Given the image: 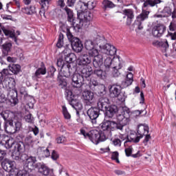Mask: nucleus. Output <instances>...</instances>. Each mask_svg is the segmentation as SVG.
<instances>
[{
	"label": "nucleus",
	"instance_id": "nucleus-1",
	"mask_svg": "<svg viewBox=\"0 0 176 176\" xmlns=\"http://www.w3.org/2000/svg\"><path fill=\"white\" fill-rule=\"evenodd\" d=\"M63 10H65L67 14V21L71 23L72 25L77 30H80L82 27H83L84 23H89V21L93 20V14L90 12L79 13V11H78V20H75V18L74 17V10L68 8V6H65L63 8Z\"/></svg>",
	"mask_w": 176,
	"mask_h": 176
},
{
	"label": "nucleus",
	"instance_id": "nucleus-2",
	"mask_svg": "<svg viewBox=\"0 0 176 176\" xmlns=\"http://www.w3.org/2000/svg\"><path fill=\"white\" fill-rule=\"evenodd\" d=\"M149 133V126L146 124L139 125L138 127V136L134 138L127 136L126 140L124 143V146H129L131 142H135V144L140 142V140L145 135L144 140H143V144L144 145H148L149 140H151V135L148 134Z\"/></svg>",
	"mask_w": 176,
	"mask_h": 176
},
{
	"label": "nucleus",
	"instance_id": "nucleus-3",
	"mask_svg": "<svg viewBox=\"0 0 176 176\" xmlns=\"http://www.w3.org/2000/svg\"><path fill=\"white\" fill-rule=\"evenodd\" d=\"M80 134H82L85 138L90 140L95 145H98L100 142H104V141L107 140V138H105L102 131L91 130L89 133H87L86 130L80 129Z\"/></svg>",
	"mask_w": 176,
	"mask_h": 176
},
{
	"label": "nucleus",
	"instance_id": "nucleus-4",
	"mask_svg": "<svg viewBox=\"0 0 176 176\" xmlns=\"http://www.w3.org/2000/svg\"><path fill=\"white\" fill-rule=\"evenodd\" d=\"M25 162L23 166V170L18 171V175L30 176V173L35 168L36 164V157L30 156L25 158Z\"/></svg>",
	"mask_w": 176,
	"mask_h": 176
},
{
	"label": "nucleus",
	"instance_id": "nucleus-5",
	"mask_svg": "<svg viewBox=\"0 0 176 176\" xmlns=\"http://www.w3.org/2000/svg\"><path fill=\"white\" fill-rule=\"evenodd\" d=\"M5 83L6 84V87H9L11 90L9 91L8 96V98H10V101L11 104L13 105H17L19 104V99L17 98V89H14V87L16 86V82L14 80H6Z\"/></svg>",
	"mask_w": 176,
	"mask_h": 176
},
{
	"label": "nucleus",
	"instance_id": "nucleus-6",
	"mask_svg": "<svg viewBox=\"0 0 176 176\" xmlns=\"http://www.w3.org/2000/svg\"><path fill=\"white\" fill-rule=\"evenodd\" d=\"M151 8L152 7H149L148 9H147L146 8L142 7V13L136 17V20L134 22V25L138 30H142L144 28V26L142 25V21L147 20L148 18L149 13H151Z\"/></svg>",
	"mask_w": 176,
	"mask_h": 176
},
{
	"label": "nucleus",
	"instance_id": "nucleus-7",
	"mask_svg": "<svg viewBox=\"0 0 176 176\" xmlns=\"http://www.w3.org/2000/svg\"><path fill=\"white\" fill-rule=\"evenodd\" d=\"M65 93L66 98L72 108L74 109H83V105L79 102V100L76 99V96L72 94V91L66 89Z\"/></svg>",
	"mask_w": 176,
	"mask_h": 176
},
{
	"label": "nucleus",
	"instance_id": "nucleus-8",
	"mask_svg": "<svg viewBox=\"0 0 176 176\" xmlns=\"http://www.w3.org/2000/svg\"><path fill=\"white\" fill-rule=\"evenodd\" d=\"M102 134H104L106 140L112 135L113 131V121L104 120L100 124Z\"/></svg>",
	"mask_w": 176,
	"mask_h": 176
},
{
	"label": "nucleus",
	"instance_id": "nucleus-9",
	"mask_svg": "<svg viewBox=\"0 0 176 176\" xmlns=\"http://www.w3.org/2000/svg\"><path fill=\"white\" fill-rule=\"evenodd\" d=\"M129 116L126 115L125 118L124 116L122 114H118L117 116V122H115L113 121V131L114 130H120L121 131H123V127L124 126L129 124Z\"/></svg>",
	"mask_w": 176,
	"mask_h": 176
},
{
	"label": "nucleus",
	"instance_id": "nucleus-10",
	"mask_svg": "<svg viewBox=\"0 0 176 176\" xmlns=\"http://www.w3.org/2000/svg\"><path fill=\"white\" fill-rule=\"evenodd\" d=\"M0 115L4 120L3 126L5 131H6V133H13L14 122L13 120L9 118V113L6 112H1Z\"/></svg>",
	"mask_w": 176,
	"mask_h": 176
},
{
	"label": "nucleus",
	"instance_id": "nucleus-11",
	"mask_svg": "<svg viewBox=\"0 0 176 176\" xmlns=\"http://www.w3.org/2000/svg\"><path fill=\"white\" fill-rule=\"evenodd\" d=\"M72 86L76 89H80L83 85H87V81L80 74H75L72 78Z\"/></svg>",
	"mask_w": 176,
	"mask_h": 176
},
{
	"label": "nucleus",
	"instance_id": "nucleus-12",
	"mask_svg": "<svg viewBox=\"0 0 176 176\" xmlns=\"http://www.w3.org/2000/svg\"><path fill=\"white\" fill-rule=\"evenodd\" d=\"M144 111L141 110H135L133 111H131L130 109L127 107H122V115L124 116V118H127L128 116V122L130 123V118L132 119H134L135 118H138V116H140L141 113H142Z\"/></svg>",
	"mask_w": 176,
	"mask_h": 176
},
{
	"label": "nucleus",
	"instance_id": "nucleus-13",
	"mask_svg": "<svg viewBox=\"0 0 176 176\" xmlns=\"http://www.w3.org/2000/svg\"><path fill=\"white\" fill-rule=\"evenodd\" d=\"M100 111H101L100 109L97 107H91L87 110V115H88L89 119H91L93 124L97 123V119L98 116H100Z\"/></svg>",
	"mask_w": 176,
	"mask_h": 176
},
{
	"label": "nucleus",
	"instance_id": "nucleus-14",
	"mask_svg": "<svg viewBox=\"0 0 176 176\" xmlns=\"http://www.w3.org/2000/svg\"><path fill=\"white\" fill-rule=\"evenodd\" d=\"M91 63V57L86 52H82L77 59V64L80 67H87Z\"/></svg>",
	"mask_w": 176,
	"mask_h": 176
},
{
	"label": "nucleus",
	"instance_id": "nucleus-15",
	"mask_svg": "<svg viewBox=\"0 0 176 176\" xmlns=\"http://www.w3.org/2000/svg\"><path fill=\"white\" fill-rule=\"evenodd\" d=\"M101 52V54H104L105 56H115L116 54V47L109 43H107L102 46Z\"/></svg>",
	"mask_w": 176,
	"mask_h": 176
},
{
	"label": "nucleus",
	"instance_id": "nucleus-16",
	"mask_svg": "<svg viewBox=\"0 0 176 176\" xmlns=\"http://www.w3.org/2000/svg\"><path fill=\"white\" fill-rule=\"evenodd\" d=\"M153 46L155 47H159L162 53H166L168 49L170 47V45H168V41L167 39L156 41L153 43Z\"/></svg>",
	"mask_w": 176,
	"mask_h": 176
},
{
	"label": "nucleus",
	"instance_id": "nucleus-17",
	"mask_svg": "<svg viewBox=\"0 0 176 176\" xmlns=\"http://www.w3.org/2000/svg\"><path fill=\"white\" fill-rule=\"evenodd\" d=\"M63 57L65 58V61L67 63L66 64H71V63H74V60L76 58L75 54L71 52V49L65 48L63 52Z\"/></svg>",
	"mask_w": 176,
	"mask_h": 176
},
{
	"label": "nucleus",
	"instance_id": "nucleus-18",
	"mask_svg": "<svg viewBox=\"0 0 176 176\" xmlns=\"http://www.w3.org/2000/svg\"><path fill=\"white\" fill-rule=\"evenodd\" d=\"M82 99L86 105H91L93 104V100L94 99V93L89 90H85L82 92Z\"/></svg>",
	"mask_w": 176,
	"mask_h": 176
},
{
	"label": "nucleus",
	"instance_id": "nucleus-19",
	"mask_svg": "<svg viewBox=\"0 0 176 176\" xmlns=\"http://www.w3.org/2000/svg\"><path fill=\"white\" fill-rule=\"evenodd\" d=\"M0 144L4 145L6 149H10L12 144H13V140L10 139L8 135L0 134Z\"/></svg>",
	"mask_w": 176,
	"mask_h": 176
},
{
	"label": "nucleus",
	"instance_id": "nucleus-20",
	"mask_svg": "<svg viewBox=\"0 0 176 176\" xmlns=\"http://www.w3.org/2000/svg\"><path fill=\"white\" fill-rule=\"evenodd\" d=\"M71 46L76 53H80V52L83 50V43H82V41L78 38H74V40L71 42Z\"/></svg>",
	"mask_w": 176,
	"mask_h": 176
},
{
	"label": "nucleus",
	"instance_id": "nucleus-21",
	"mask_svg": "<svg viewBox=\"0 0 176 176\" xmlns=\"http://www.w3.org/2000/svg\"><path fill=\"white\" fill-rule=\"evenodd\" d=\"M166 32V26L164 25H158L153 28L152 34L155 38H160Z\"/></svg>",
	"mask_w": 176,
	"mask_h": 176
},
{
	"label": "nucleus",
	"instance_id": "nucleus-22",
	"mask_svg": "<svg viewBox=\"0 0 176 176\" xmlns=\"http://www.w3.org/2000/svg\"><path fill=\"white\" fill-rule=\"evenodd\" d=\"M35 168H38V172H40L41 174H43V175L47 176L49 174H50V168H49L46 164L42 162L36 163L35 165Z\"/></svg>",
	"mask_w": 176,
	"mask_h": 176
},
{
	"label": "nucleus",
	"instance_id": "nucleus-23",
	"mask_svg": "<svg viewBox=\"0 0 176 176\" xmlns=\"http://www.w3.org/2000/svg\"><path fill=\"white\" fill-rule=\"evenodd\" d=\"M122 91V87L118 85H113L109 87V96L111 98H116Z\"/></svg>",
	"mask_w": 176,
	"mask_h": 176
},
{
	"label": "nucleus",
	"instance_id": "nucleus-24",
	"mask_svg": "<svg viewBox=\"0 0 176 176\" xmlns=\"http://www.w3.org/2000/svg\"><path fill=\"white\" fill-rule=\"evenodd\" d=\"M45 74L46 67H45V65H43L41 66V67H39L38 69H36L35 73L32 75V79L36 82H38L41 78V75H45Z\"/></svg>",
	"mask_w": 176,
	"mask_h": 176
},
{
	"label": "nucleus",
	"instance_id": "nucleus-25",
	"mask_svg": "<svg viewBox=\"0 0 176 176\" xmlns=\"http://www.w3.org/2000/svg\"><path fill=\"white\" fill-rule=\"evenodd\" d=\"M97 105L100 111H103L109 106V99L107 97H101L99 98Z\"/></svg>",
	"mask_w": 176,
	"mask_h": 176
},
{
	"label": "nucleus",
	"instance_id": "nucleus-26",
	"mask_svg": "<svg viewBox=\"0 0 176 176\" xmlns=\"http://www.w3.org/2000/svg\"><path fill=\"white\" fill-rule=\"evenodd\" d=\"M2 31L6 36L12 38V39H14V41L17 43V37H16V33L12 30L6 29L5 28H2V24L0 23V34H2Z\"/></svg>",
	"mask_w": 176,
	"mask_h": 176
},
{
	"label": "nucleus",
	"instance_id": "nucleus-27",
	"mask_svg": "<svg viewBox=\"0 0 176 176\" xmlns=\"http://www.w3.org/2000/svg\"><path fill=\"white\" fill-rule=\"evenodd\" d=\"M105 109V115L107 118H113V116L118 112V106L115 104L107 107Z\"/></svg>",
	"mask_w": 176,
	"mask_h": 176
},
{
	"label": "nucleus",
	"instance_id": "nucleus-28",
	"mask_svg": "<svg viewBox=\"0 0 176 176\" xmlns=\"http://www.w3.org/2000/svg\"><path fill=\"white\" fill-rule=\"evenodd\" d=\"M107 56L105 54H100L98 56H95L93 59V65L95 68H100L102 65V61Z\"/></svg>",
	"mask_w": 176,
	"mask_h": 176
},
{
	"label": "nucleus",
	"instance_id": "nucleus-29",
	"mask_svg": "<svg viewBox=\"0 0 176 176\" xmlns=\"http://www.w3.org/2000/svg\"><path fill=\"white\" fill-rule=\"evenodd\" d=\"M162 2V0H146L143 3L142 8H146V9H149V8H155V6L157 8V5Z\"/></svg>",
	"mask_w": 176,
	"mask_h": 176
},
{
	"label": "nucleus",
	"instance_id": "nucleus-30",
	"mask_svg": "<svg viewBox=\"0 0 176 176\" xmlns=\"http://www.w3.org/2000/svg\"><path fill=\"white\" fill-rule=\"evenodd\" d=\"M80 72L81 75L87 80L89 83V78H90L93 74V69L91 67L85 66L81 69Z\"/></svg>",
	"mask_w": 176,
	"mask_h": 176
},
{
	"label": "nucleus",
	"instance_id": "nucleus-31",
	"mask_svg": "<svg viewBox=\"0 0 176 176\" xmlns=\"http://www.w3.org/2000/svg\"><path fill=\"white\" fill-rule=\"evenodd\" d=\"M122 67H123L122 62L118 58V61L116 62L114 67L112 68V75L114 78H118V76L120 75L119 69H122Z\"/></svg>",
	"mask_w": 176,
	"mask_h": 176
},
{
	"label": "nucleus",
	"instance_id": "nucleus-32",
	"mask_svg": "<svg viewBox=\"0 0 176 176\" xmlns=\"http://www.w3.org/2000/svg\"><path fill=\"white\" fill-rule=\"evenodd\" d=\"M12 148H14V151H16L18 152H21L23 153L24 152V149L25 148V145L24 142H14L12 141Z\"/></svg>",
	"mask_w": 176,
	"mask_h": 176
},
{
	"label": "nucleus",
	"instance_id": "nucleus-33",
	"mask_svg": "<svg viewBox=\"0 0 176 176\" xmlns=\"http://www.w3.org/2000/svg\"><path fill=\"white\" fill-rule=\"evenodd\" d=\"M1 166L5 171H7V173H10L14 168V162L8 161L7 162H2Z\"/></svg>",
	"mask_w": 176,
	"mask_h": 176
},
{
	"label": "nucleus",
	"instance_id": "nucleus-34",
	"mask_svg": "<svg viewBox=\"0 0 176 176\" xmlns=\"http://www.w3.org/2000/svg\"><path fill=\"white\" fill-rule=\"evenodd\" d=\"M21 153L20 151L12 150L11 156L14 160H24V158L27 157L28 155L26 154L21 155Z\"/></svg>",
	"mask_w": 176,
	"mask_h": 176
},
{
	"label": "nucleus",
	"instance_id": "nucleus-35",
	"mask_svg": "<svg viewBox=\"0 0 176 176\" xmlns=\"http://www.w3.org/2000/svg\"><path fill=\"white\" fill-rule=\"evenodd\" d=\"M103 60H104V71L105 72H109V71H111V66L112 65V58H111L108 55H106L105 58H103Z\"/></svg>",
	"mask_w": 176,
	"mask_h": 176
},
{
	"label": "nucleus",
	"instance_id": "nucleus-36",
	"mask_svg": "<svg viewBox=\"0 0 176 176\" xmlns=\"http://www.w3.org/2000/svg\"><path fill=\"white\" fill-rule=\"evenodd\" d=\"M3 56H8L12 49V43L7 42L1 46Z\"/></svg>",
	"mask_w": 176,
	"mask_h": 176
},
{
	"label": "nucleus",
	"instance_id": "nucleus-37",
	"mask_svg": "<svg viewBox=\"0 0 176 176\" xmlns=\"http://www.w3.org/2000/svg\"><path fill=\"white\" fill-rule=\"evenodd\" d=\"M8 68L9 71L14 75H17L21 71V67L19 65L10 64Z\"/></svg>",
	"mask_w": 176,
	"mask_h": 176
},
{
	"label": "nucleus",
	"instance_id": "nucleus-38",
	"mask_svg": "<svg viewBox=\"0 0 176 176\" xmlns=\"http://www.w3.org/2000/svg\"><path fill=\"white\" fill-rule=\"evenodd\" d=\"M69 68H71V65L69 64H66V65L63 66V67L60 69V72H62L65 78L71 76V72L69 71Z\"/></svg>",
	"mask_w": 176,
	"mask_h": 176
},
{
	"label": "nucleus",
	"instance_id": "nucleus-39",
	"mask_svg": "<svg viewBox=\"0 0 176 176\" xmlns=\"http://www.w3.org/2000/svg\"><path fill=\"white\" fill-rule=\"evenodd\" d=\"M94 74L98 76L99 79H105L107 78V72L102 71L101 69H96L94 70Z\"/></svg>",
	"mask_w": 176,
	"mask_h": 176
},
{
	"label": "nucleus",
	"instance_id": "nucleus-40",
	"mask_svg": "<svg viewBox=\"0 0 176 176\" xmlns=\"http://www.w3.org/2000/svg\"><path fill=\"white\" fill-rule=\"evenodd\" d=\"M38 153L41 155L43 157H49L50 156V151L45 147H39L38 148Z\"/></svg>",
	"mask_w": 176,
	"mask_h": 176
},
{
	"label": "nucleus",
	"instance_id": "nucleus-41",
	"mask_svg": "<svg viewBox=\"0 0 176 176\" xmlns=\"http://www.w3.org/2000/svg\"><path fill=\"white\" fill-rule=\"evenodd\" d=\"M77 8L79 9V12H78V13H86L87 12H85V10H87L89 7L87 3L79 1L77 4Z\"/></svg>",
	"mask_w": 176,
	"mask_h": 176
},
{
	"label": "nucleus",
	"instance_id": "nucleus-42",
	"mask_svg": "<svg viewBox=\"0 0 176 176\" xmlns=\"http://www.w3.org/2000/svg\"><path fill=\"white\" fill-rule=\"evenodd\" d=\"M22 11L23 13H25V14H35L36 13V10L35 8V6H31L30 8L25 7L24 8H22Z\"/></svg>",
	"mask_w": 176,
	"mask_h": 176
},
{
	"label": "nucleus",
	"instance_id": "nucleus-43",
	"mask_svg": "<svg viewBox=\"0 0 176 176\" xmlns=\"http://www.w3.org/2000/svg\"><path fill=\"white\" fill-rule=\"evenodd\" d=\"M58 86L60 89L67 90V80L63 76L58 77Z\"/></svg>",
	"mask_w": 176,
	"mask_h": 176
},
{
	"label": "nucleus",
	"instance_id": "nucleus-44",
	"mask_svg": "<svg viewBox=\"0 0 176 176\" xmlns=\"http://www.w3.org/2000/svg\"><path fill=\"white\" fill-rule=\"evenodd\" d=\"M63 46H64V34L60 32L58 36L56 47H58V49H61Z\"/></svg>",
	"mask_w": 176,
	"mask_h": 176
},
{
	"label": "nucleus",
	"instance_id": "nucleus-45",
	"mask_svg": "<svg viewBox=\"0 0 176 176\" xmlns=\"http://www.w3.org/2000/svg\"><path fill=\"white\" fill-rule=\"evenodd\" d=\"M21 126L23 124L19 120L14 121V128L12 129V133H17V131H20V129H21Z\"/></svg>",
	"mask_w": 176,
	"mask_h": 176
},
{
	"label": "nucleus",
	"instance_id": "nucleus-46",
	"mask_svg": "<svg viewBox=\"0 0 176 176\" xmlns=\"http://www.w3.org/2000/svg\"><path fill=\"white\" fill-rule=\"evenodd\" d=\"M124 14L127 17V19H134V11L131 9H125L123 10Z\"/></svg>",
	"mask_w": 176,
	"mask_h": 176
},
{
	"label": "nucleus",
	"instance_id": "nucleus-47",
	"mask_svg": "<svg viewBox=\"0 0 176 176\" xmlns=\"http://www.w3.org/2000/svg\"><path fill=\"white\" fill-rule=\"evenodd\" d=\"M116 98L118 101H120V102H124V101H126V98H127V95H126V92H122L121 91Z\"/></svg>",
	"mask_w": 176,
	"mask_h": 176
},
{
	"label": "nucleus",
	"instance_id": "nucleus-48",
	"mask_svg": "<svg viewBox=\"0 0 176 176\" xmlns=\"http://www.w3.org/2000/svg\"><path fill=\"white\" fill-rule=\"evenodd\" d=\"M85 47L87 50H91L94 49V43L91 40H87L85 41Z\"/></svg>",
	"mask_w": 176,
	"mask_h": 176
},
{
	"label": "nucleus",
	"instance_id": "nucleus-49",
	"mask_svg": "<svg viewBox=\"0 0 176 176\" xmlns=\"http://www.w3.org/2000/svg\"><path fill=\"white\" fill-rule=\"evenodd\" d=\"M66 35L67 36V39H69L70 42H72V41H75V39L78 38V37H75V36L72 34V32H71L69 28L66 29Z\"/></svg>",
	"mask_w": 176,
	"mask_h": 176
},
{
	"label": "nucleus",
	"instance_id": "nucleus-50",
	"mask_svg": "<svg viewBox=\"0 0 176 176\" xmlns=\"http://www.w3.org/2000/svg\"><path fill=\"white\" fill-rule=\"evenodd\" d=\"M100 55V54H98V50L96 49V48H92L91 50H88V56H89L90 57H97V56Z\"/></svg>",
	"mask_w": 176,
	"mask_h": 176
},
{
	"label": "nucleus",
	"instance_id": "nucleus-51",
	"mask_svg": "<svg viewBox=\"0 0 176 176\" xmlns=\"http://www.w3.org/2000/svg\"><path fill=\"white\" fill-rule=\"evenodd\" d=\"M103 6L104 9H107V8L111 9L112 8H115V4L112 3V1L109 0H104L103 2Z\"/></svg>",
	"mask_w": 176,
	"mask_h": 176
},
{
	"label": "nucleus",
	"instance_id": "nucleus-52",
	"mask_svg": "<svg viewBox=\"0 0 176 176\" xmlns=\"http://www.w3.org/2000/svg\"><path fill=\"white\" fill-rule=\"evenodd\" d=\"M173 10V8H171V7L166 6L164 8V9L162 10V13H164L165 17H168V16H171V10Z\"/></svg>",
	"mask_w": 176,
	"mask_h": 176
},
{
	"label": "nucleus",
	"instance_id": "nucleus-53",
	"mask_svg": "<svg viewBox=\"0 0 176 176\" xmlns=\"http://www.w3.org/2000/svg\"><path fill=\"white\" fill-rule=\"evenodd\" d=\"M63 114L64 116L65 119H71V114L68 112L67 109V107L63 106L62 107Z\"/></svg>",
	"mask_w": 176,
	"mask_h": 176
},
{
	"label": "nucleus",
	"instance_id": "nucleus-54",
	"mask_svg": "<svg viewBox=\"0 0 176 176\" xmlns=\"http://www.w3.org/2000/svg\"><path fill=\"white\" fill-rule=\"evenodd\" d=\"M132 83H133L132 80H129L127 78H125V80L122 82L121 86L123 88H126V87H129V86L131 85Z\"/></svg>",
	"mask_w": 176,
	"mask_h": 176
},
{
	"label": "nucleus",
	"instance_id": "nucleus-55",
	"mask_svg": "<svg viewBox=\"0 0 176 176\" xmlns=\"http://www.w3.org/2000/svg\"><path fill=\"white\" fill-rule=\"evenodd\" d=\"M111 160H116V163H120V161H119V152L114 151L112 153L111 155Z\"/></svg>",
	"mask_w": 176,
	"mask_h": 176
},
{
	"label": "nucleus",
	"instance_id": "nucleus-56",
	"mask_svg": "<svg viewBox=\"0 0 176 176\" xmlns=\"http://www.w3.org/2000/svg\"><path fill=\"white\" fill-rule=\"evenodd\" d=\"M50 2H52V0H41L40 5L41 8L46 9V8H49Z\"/></svg>",
	"mask_w": 176,
	"mask_h": 176
},
{
	"label": "nucleus",
	"instance_id": "nucleus-57",
	"mask_svg": "<svg viewBox=\"0 0 176 176\" xmlns=\"http://www.w3.org/2000/svg\"><path fill=\"white\" fill-rule=\"evenodd\" d=\"M24 119L27 123H34V117H32V114L31 113L25 116Z\"/></svg>",
	"mask_w": 176,
	"mask_h": 176
},
{
	"label": "nucleus",
	"instance_id": "nucleus-58",
	"mask_svg": "<svg viewBox=\"0 0 176 176\" xmlns=\"http://www.w3.org/2000/svg\"><path fill=\"white\" fill-rule=\"evenodd\" d=\"M54 72H56V68L54 66H50L48 69V75L50 78L54 77Z\"/></svg>",
	"mask_w": 176,
	"mask_h": 176
},
{
	"label": "nucleus",
	"instance_id": "nucleus-59",
	"mask_svg": "<svg viewBox=\"0 0 176 176\" xmlns=\"http://www.w3.org/2000/svg\"><path fill=\"white\" fill-rule=\"evenodd\" d=\"M105 85H98V94H104L105 93Z\"/></svg>",
	"mask_w": 176,
	"mask_h": 176
},
{
	"label": "nucleus",
	"instance_id": "nucleus-60",
	"mask_svg": "<svg viewBox=\"0 0 176 176\" xmlns=\"http://www.w3.org/2000/svg\"><path fill=\"white\" fill-rule=\"evenodd\" d=\"M56 65L61 69V68H63V67L67 65V64H65V63L63 61V58H59L57 60Z\"/></svg>",
	"mask_w": 176,
	"mask_h": 176
},
{
	"label": "nucleus",
	"instance_id": "nucleus-61",
	"mask_svg": "<svg viewBox=\"0 0 176 176\" xmlns=\"http://www.w3.org/2000/svg\"><path fill=\"white\" fill-rule=\"evenodd\" d=\"M57 144H64V142H67V138L65 136H59L56 138Z\"/></svg>",
	"mask_w": 176,
	"mask_h": 176
},
{
	"label": "nucleus",
	"instance_id": "nucleus-62",
	"mask_svg": "<svg viewBox=\"0 0 176 176\" xmlns=\"http://www.w3.org/2000/svg\"><path fill=\"white\" fill-rule=\"evenodd\" d=\"M58 157H59L58 153H57V151H56L55 150H53L52 151V155H51V158L52 159V160H57Z\"/></svg>",
	"mask_w": 176,
	"mask_h": 176
},
{
	"label": "nucleus",
	"instance_id": "nucleus-63",
	"mask_svg": "<svg viewBox=\"0 0 176 176\" xmlns=\"http://www.w3.org/2000/svg\"><path fill=\"white\" fill-rule=\"evenodd\" d=\"M25 142L27 144V145H31L32 142H34V140L32 139V136L28 135L25 139Z\"/></svg>",
	"mask_w": 176,
	"mask_h": 176
},
{
	"label": "nucleus",
	"instance_id": "nucleus-64",
	"mask_svg": "<svg viewBox=\"0 0 176 176\" xmlns=\"http://www.w3.org/2000/svg\"><path fill=\"white\" fill-rule=\"evenodd\" d=\"M170 16L172 19H176V6L175 4H173V8H172Z\"/></svg>",
	"mask_w": 176,
	"mask_h": 176
}]
</instances>
